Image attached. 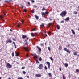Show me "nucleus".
<instances>
[{"mask_svg":"<svg viewBox=\"0 0 79 79\" xmlns=\"http://www.w3.org/2000/svg\"><path fill=\"white\" fill-rule=\"evenodd\" d=\"M67 14L66 11H63L60 14V15L62 17H64Z\"/></svg>","mask_w":79,"mask_h":79,"instance_id":"nucleus-1","label":"nucleus"},{"mask_svg":"<svg viewBox=\"0 0 79 79\" xmlns=\"http://www.w3.org/2000/svg\"><path fill=\"white\" fill-rule=\"evenodd\" d=\"M32 55L33 56L34 59L35 60H37L38 58H39V56L36 54H32Z\"/></svg>","mask_w":79,"mask_h":79,"instance_id":"nucleus-2","label":"nucleus"},{"mask_svg":"<svg viewBox=\"0 0 79 79\" xmlns=\"http://www.w3.org/2000/svg\"><path fill=\"white\" fill-rule=\"evenodd\" d=\"M64 51H66V52L68 53H69V54L70 53V51L68 49L66 48H64Z\"/></svg>","mask_w":79,"mask_h":79,"instance_id":"nucleus-3","label":"nucleus"},{"mask_svg":"<svg viewBox=\"0 0 79 79\" xmlns=\"http://www.w3.org/2000/svg\"><path fill=\"white\" fill-rule=\"evenodd\" d=\"M6 66L7 68H10L12 66L11 65H10V63H8L7 64Z\"/></svg>","mask_w":79,"mask_h":79,"instance_id":"nucleus-4","label":"nucleus"},{"mask_svg":"<svg viewBox=\"0 0 79 79\" xmlns=\"http://www.w3.org/2000/svg\"><path fill=\"white\" fill-rule=\"evenodd\" d=\"M23 49H25V51H27V52H28V51H29L28 49H27V47H25V46L24 45L23 46Z\"/></svg>","mask_w":79,"mask_h":79,"instance_id":"nucleus-5","label":"nucleus"},{"mask_svg":"<svg viewBox=\"0 0 79 79\" xmlns=\"http://www.w3.org/2000/svg\"><path fill=\"white\" fill-rule=\"evenodd\" d=\"M43 66V65H42V64H40V65H39L38 68H39V69H41L42 68Z\"/></svg>","mask_w":79,"mask_h":79,"instance_id":"nucleus-6","label":"nucleus"},{"mask_svg":"<svg viewBox=\"0 0 79 79\" xmlns=\"http://www.w3.org/2000/svg\"><path fill=\"white\" fill-rule=\"evenodd\" d=\"M46 64L47 65H48V68H50V62H47Z\"/></svg>","mask_w":79,"mask_h":79,"instance_id":"nucleus-7","label":"nucleus"},{"mask_svg":"<svg viewBox=\"0 0 79 79\" xmlns=\"http://www.w3.org/2000/svg\"><path fill=\"white\" fill-rule=\"evenodd\" d=\"M35 76H36V77H41V74H36L35 75Z\"/></svg>","mask_w":79,"mask_h":79,"instance_id":"nucleus-8","label":"nucleus"},{"mask_svg":"<svg viewBox=\"0 0 79 79\" xmlns=\"http://www.w3.org/2000/svg\"><path fill=\"white\" fill-rule=\"evenodd\" d=\"M26 37H27V36L26 35H22V38L23 39H26Z\"/></svg>","mask_w":79,"mask_h":79,"instance_id":"nucleus-9","label":"nucleus"},{"mask_svg":"<svg viewBox=\"0 0 79 79\" xmlns=\"http://www.w3.org/2000/svg\"><path fill=\"white\" fill-rule=\"evenodd\" d=\"M52 23H49L48 24H47V26H50L51 25H52Z\"/></svg>","mask_w":79,"mask_h":79,"instance_id":"nucleus-10","label":"nucleus"},{"mask_svg":"<svg viewBox=\"0 0 79 79\" xmlns=\"http://www.w3.org/2000/svg\"><path fill=\"white\" fill-rule=\"evenodd\" d=\"M65 21H69V17H67L65 19Z\"/></svg>","mask_w":79,"mask_h":79,"instance_id":"nucleus-11","label":"nucleus"},{"mask_svg":"<svg viewBox=\"0 0 79 79\" xmlns=\"http://www.w3.org/2000/svg\"><path fill=\"white\" fill-rule=\"evenodd\" d=\"M34 16L36 19H39V16H37V15H35Z\"/></svg>","mask_w":79,"mask_h":79,"instance_id":"nucleus-12","label":"nucleus"},{"mask_svg":"<svg viewBox=\"0 0 79 79\" xmlns=\"http://www.w3.org/2000/svg\"><path fill=\"white\" fill-rule=\"evenodd\" d=\"M71 31L72 32V33L73 34H75V32H74V30L72 29L71 30Z\"/></svg>","mask_w":79,"mask_h":79,"instance_id":"nucleus-13","label":"nucleus"},{"mask_svg":"<svg viewBox=\"0 0 79 79\" xmlns=\"http://www.w3.org/2000/svg\"><path fill=\"white\" fill-rule=\"evenodd\" d=\"M37 48L38 49V50H39L40 52L41 51V48H40L39 47H38V46H36Z\"/></svg>","mask_w":79,"mask_h":79,"instance_id":"nucleus-14","label":"nucleus"},{"mask_svg":"<svg viewBox=\"0 0 79 79\" xmlns=\"http://www.w3.org/2000/svg\"><path fill=\"white\" fill-rule=\"evenodd\" d=\"M13 42V44H14L15 48H16V44H15V42Z\"/></svg>","mask_w":79,"mask_h":79,"instance_id":"nucleus-15","label":"nucleus"},{"mask_svg":"<svg viewBox=\"0 0 79 79\" xmlns=\"http://www.w3.org/2000/svg\"><path fill=\"white\" fill-rule=\"evenodd\" d=\"M64 65L65 67H67V66H68V64L67 63H65L64 64Z\"/></svg>","mask_w":79,"mask_h":79,"instance_id":"nucleus-16","label":"nucleus"},{"mask_svg":"<svg viewBox=\"0 0 79 79\" xmlns=\"http://www.w3.org/2000/svg\"><path fill=\"white\" fill-rule=\"evenodd\" d=\"M48 75H49V77H52V74H51V73H48Z\"/></svg>","mask_w":79,"mask_h":79,"instance_id":"nucleus-17","label":"nucleus"},{"mask_svg":"<svg viewBox=\"0 0 79 79\" xmlns=\"http://www.w3.org/2000/svg\"><path fill=\"white\" fill-rule=\"evenodd\" d=\"M56 27L57 29H60V26L58 25H56Z\"/></svg>","mask_w":79,"mask_h":79,"instance_id":"nucleus-18","label":"nucleus"},{"mask_svg":"<svg viewBox=\"0 0 79 79\" xmlns=\"http://www.w3.org/2000/svg\"><path fill=\"white\" fill-rule=\"evenodd\" d=\"M7 43H8V42H9V43H11V42H12V41L11 40H9V41H7Z\"/></svg>","mask_w":79,"mask_h":79,"instance_id":"nucleus-19","label":"nucleus"},{"mask_svg":"<svg viewBox=\"0 0 79 79\" xmlns=\"http://www.w3.org/2000/svg\"><path fill=\"white\" fill-rule=\"evenodd\" d=\"M33 7H34V8H37V6L36 5H34L33 6Z\"/></svg>","mask_w":79,"mask_h":79,"instance_id":"nucleus-20","label":"nucleus"},{"mask_svg":"<svg viewBox=\"0 0 79 79\" xmlns=\"http://www.w3.org/2000/svg\"><path fill=\"white\" fill-rule=\"evenodd\" d=\"M59 48L60 50H61V49H62V47H61V46H60L59 47Z\"/></svg>","mask_w":79,"mask_h":79,"instance_id":"nucleus-21","label":"nucleus"},{"mask_svg":"<svg viewBox=\"0 0 79 79\" xmlns=\"http://www.w3.org/2000/svg\"><path fill=\"white\" fill-rule=\"evenodd\" d=\"M41 15L42 16H43V15H45V13L44 12H42Z\"/></svg>","mask_w":79,"mask_h":79,"instance_id":"nucleus-22","label":"nucleus"},{"mask_svg":"<svg viewBox=\"0 0 79 79\" xmlns=\"http://www.w3.org/2000/svg\"><path fill=\"white\" fill-rule=\"evenodd\" d=\"M18 55H19V53L17 52L16 55V56H18Z\"/></svg>","mask_w":79,"mask_h":79,"instance_id":"nucleus-23","label":"nucleus"},{"mask_svg":"<svg viewBox=\"0 0 79 79\" xmlns=\"http://www.w3.org/2000/svg\"><path fill=\"white\" fill-rule=\"evenodd\" d=\"M39 60L40 61H42V57H40L39 59Z\"/></svg>","mask_w":79,"mask_h":79,"instance_id":"nucleus-24","label":"nucleus"},{"mask_svg":"<svg viewBox=\"0 0 79 79\" xmlns=\"http://www.w3.org/2000/svg\"><path fill=\"white\" fill-rule=\"evenodd\" d=\"M41 27H44V24L43 23H42L41 25H40Z\"/></svg>","mask_w":79,"mask_h":79,"instance_id":"nucleus-25","label":"nucleus"},{"mask_svg":"<svg viewBox=\"0 0 79 79\" xmlns=\"http://www.w3.org/2000/svg\"><path fill=\"white\" fill-rule=\"evenodd\" d=\"M50 59V60H51V61H53V58H52V57H50L49 58Z\"/></svg>","mask_w":79,"mask_h":79,"instance_id":"nucleus-26","label":"nucleus"},{"mask_svg":"<svg viewBox=\"0 0 79 79\" xmlns=\"http://www.w3.org/2000/svg\"><path fill=\"white\" fill-rule=\"evenodd\" d=\"M62 77L63 78V79H66V78H65V77H64V75H63Z\"/></svg>","mask_w":79,"mask_h":79,"instance_id":"nucleus-27","label":"nucleus"},{"mask_svg":"<svg viewBox=\"0 0 79 79\" xmlns=\"http://www.w3.org/2000/svg\"><path fill=\"white\" fill-rule=\"evenodd\" d=\"M37 31V30L35 29H33L32 30V31Z\"/></svg>","mask_w":79,"mask_h":79,"instance_id":"nucleus-28","label":"nucleus"},{"mask_svg":"<svg viewBox=\"0 0 79 79\" xmlns=\"http://www.w3.org/2000/svg\"><path fill=\"white\" fill-rule=\"evenodd\" d=\"M4 2L5 3H9V1H8L6 0L4 1Z\"/></svg>","mask_w":79,"mask_h":79,"instance_id":"nucleus-29","label":"nucleus"},{"mask_svg":"<svg viewBox=\"0 0 79 79\" xmlns=\"http://www.w3.org/2000/svg\"><path fill=\"white\" fill-rule=\"evenodd\" d=\"M77 13V11H74L73 12V14H74L75 15H76Z\"/></svg>","mask_w":79,"mask_h":79,"instance_id":"nucleus-30","label":"nucleus"},{"mask_svg":"<svg viewBox=\"0 0 79 79\" xmlns=\"http://www.w3.org/2000/svg\"><path fill=\"white\" fill-rule=\"evenodd\" d=\"M27 3H28V5H29L28 6H30V5H31L30 4V2H27Z\"/></svg>","mask_w":79,"mask_h":79,"instance_id":"nucleus-31","label":"nucleus"},{"mask_svg":"<svg viewBox=\"0 0 79 79\" xmlns=\"http://www.w3.org/2000/svg\"><path fill=\"white\" fill-rule=\"evenodd\" d=\"M73 55H77V53L76 52H74L73 53Z\"/></svg>","mask_w":79,"mask_h":79,"instance_id":"nucleus-32","label":"nucleus"},{"mask_svg":"<svg viewBox=\"0 0 79 79\" xmlns=\"http://www.w3.org/2000/svg\"><path fill=\"white\" fill-rule=\"evenodd\" d=\"M42 11H44V10H45V8H44V7H43V8L42 9Z\"/></svg>","mask_w":79,"mask_h":79,"instance_id":"nucleus-33","label":"nucleus"},{"mask_svg":"<svg viewBox=\"0 0 79 79\" xmlns=\"http://www.w3.org/2000/svg\"><path fill=\"white\" fill-rule=\"evenodd\" d=\"M45 15H47V14H48V12L46 11V12H45Z\"/></svg>","mask_w":79,"mask_h":79,"instance_id":"nucleus-34","label":"nucleus"},{"mask_svg":"<svg viewBox=\"0 0 79 79\" xmlns=\"http://www.w3.org/2000/svg\"><path fill=\"white\" fill-rule=\"evenodd\" d=\"M48 34L49 35V36H50V35H51V33L49 31L48 33Z\"/></svg>","mask_w":79,"mask_h":79,"instance_id":"nucleus-35","label":"nucleus"},{"mask_svg":"<svg viewBox=\"0 0 79 79\" xmlns=\"http://www.w3.org/2000/svg\"><path fill=\"white\" fill-rule=\"evenodd\" d=\"M24 74H26V72L24 71H23L22 72Z\"/></svg>","mask_w":79,"mask_h":79,"instance_id":"nucleus-36","label":"nucleus"},{"mask_svg":"<svg viewBox=\"0 0 79 79\" xmlns=\"http://www.w3.org/2000/svg\"><path fill=\"white\" fill-rule=\"evenodd\" d=\"M20 26V25L19 24V23H18L17 27H19Z\"/></svg>","mask_w":79,"mask_h":79,"instance_id":"nucleus-37","label":"nucleus"},{"mask_svg":"<svg viewBox=\"0 0 79 79\" xmlns=\"http://www.w3.org/2000/svg\"><path fill=\"white\" fill-rule=\"evenodd\" d=\"M36 60V63H39V61L37 60V59Z\"/></svg>","mask_w":79,"mask_h":79,"instance_id":"nucleus-38","label":"nucleus"},{"mask_svg":"<svg viewBox=\"0 0 79 79\" xmlns=\"http://www.w3.org/2000/svg\"><path fill=\"white\" fill-rule=\"evenodd\" d=\"M31 36H32V37H34V33H31Z\"/></svg>","mask_w":79,"mask_h":79,"instance_id":"nucleus-39","label":"nucleus"},{"mask_svg":"<svg viewBox=\"0 0 79 79\" xmlns=\"http://www.w3.org/2000/svg\"><path fill=\"white\" fill-rule=\"evenodd\" d=\"M31 12L32 13H34V10H32L31 11Z\"/></svg>","mask_w":79,"mask_h":79,"instance_id":"nucleus-40","label":"nucleus"},{"mask_svg":"<svg viewBox=\"0 0 79 79\" xmlns=\"http://www.w3.org/2000/svg\"><path fill=\"white\" fill-rule=\"evenodd\" d=\"M0 18H1L2 19H3V17L2 15H0Z\"/></svg>","mask_w":79,"mask_h":79,"instance_id":"nucleus-41","label":"nucleus"},{"mask_svg":"<svg viewBox=\"0 0 79 79\" xmlns=\"http://www.w3.org/2000/svg\"><path fill=\"white\" fill-rule=\"evenodd\" d=\"M12 56H14V52H12Z\"/></svg>","mask_w":79,"mask_h":79,"instance_id":"nucleus-42","label":"nucleus"},{"mask_svg":"<svg viewBox=\"0 0 79 79\" xmlns=\"http://www.w3.org/2000/svg\"><path fill=\"white\" fill-rule=\"evenodd\" d=\"M41 45L42 47L44 46V44H43V43L41 44Z\"/></svg>","mask_w":79,"mask_h":79,"instance_id":"nucleus-43","label":"nucleus"},{"mask_svg":"<svg viewBox=\"0 0 79 79\" xmlns=\"http://www.w3.org/2000/svg\"><path fill=\"white\" fill-rule=\"evenodd\" d=\"M24 68H25V67H22V69H24Z\"/></svg>","mask_w":79,"mask_h":79,"instance_id":"nucleus-44","label":"nucleus"},{"mask_svg":"<svg viewBox=\"0 0 79 79\" xmlns=\"http://www.w3.org/2000/svg\"><path fill=\"white\" fill-rule=\"evenodd\" d=\"M24 12H27V10H26V9H24Z\"/></svg>","mask_w":79,"mask_h":79,"instance_id":"nucleus-45","label":"nucleus"},{"mask_svg":"<svg viewBox=\"0 0 79 79\" xmlns=\"http://www.w3.org/2000/svg\"><path fill=\"white\" fill-rule=\"evenodd\" d=\"M60 23H64V21L62 20V21H61L60 22Z\"/></svg>","mask_w":79,"mask_h":79,"instance_id":"nucleus-46","label":"nucleus"},{"mask_svg":"<svg viewBox=\"0 0 79 79\" xmlns=\"http://www.w3.org/2000/svg\"><path fill=\"white\" fill-rule=\"evenodd\" d=\"M12 40H14V41H16V40L15 38L12 39Z\"/></svg>","mask_w":79,"mask_h":79,"instance_id":"nucleus-47","label":"nucleus"},{"mask_svg":"<svg viewBox=\"0 0 79 79\" xmlns=\"http://www.w3.org/2000/svg\"><path fill=\"white\" fill-rule=\"evenodd\" d=\"M18 79H23V78L20 77L18 78Z\"/></svg>","mask_w":79,"mask_h":79,"instance_id":"nucleus-48","label":"nucleus"},{"mask_svg":"<svg viewBox=\"0 0 79 79\" xmlns=\"http://www.w3.org/2000/svg\"><path fill=\"white\" fill-rule=\"evenodd\" d=\"M32 3H34V1L33 0H31Z\"/></svg>","mask_w":79,"mask_h":79,"instance_id":"nucleus-49","label":"nucleus"},{"mask_svg":"<svg viewBox=\"0 0 79 79\" xmlns=\"http://www.w3.org/2000/svg\"><path fill=\"white\" fill-rule=\"evenodd\" d=\"M48 50H50V47H48Z\"/></svg>","mask_w":79,"mask_h":79,"instance_id":"nucleus-50","label":"nucleus"},{"mask_svg":"<svg viewBox=\"0 0 79 79\" xmlns=\"http://www.w3.org/2000/svg\"><path fill=\"white\" fill-rule=\"evenodd\" d=\"M76 71L77 72H79V69H76Z\"/></svg>","mask_w":79,"mask_h":79,"instance_id":"nucleus-51","label":"nucleus"},{"mask_svg":"<svg viewBox=\"0 0 79 79\" xmlns=\"http://www.w3.org/2000/svg\"><path fill=\"white\" fill-rule=\"evenodd\" d=\"M25 45H28V44L26 42Z\"/></svg>","mask_w":79,"mask_h":79,"instance_id":"nucleus-52","label":"nucleus"},{"mask_svg":"<svg viewBox=\"0 0 79 79\" xmlns=\"http://www.w3.org/2000/svg\"><path fill=\"white\" fill-rule=\"evenodd\" d=\"M21 22L22 23V24H23V23H24V20H22Z\"/></svg>","mask_w":79,"mask_h":79,"instance_id":"nucleus-53","label":"nucleus"},{"mask_svg":"<svg viewBox=\"0 0 79 79\" xmlns=\"http://www.w3.org/2000/svg\"><path fill=\"white\" fill-rule=\"evenodd\" d=\"M26 56L27 58H28L29 57V56L28 55V54H27L26 55Z\"/></svg>","mask_w":79,"mask_h":79,"instance_id":"nucleus-54","label":"nucleus"},{"mask_svg":"<svg viewBox=\"0 0 79 79\" xmlns=\"http://www.w3.org/2000/svg\"><path fill=\"white\" fill-rule=\"evenodd\" d=\"M44 68H45V69H47V67H46V66H45Z\"/></svg>","mask_w":79,"mask_h":79,"instance_id":"nucleus-55","label":"nucleus"},{"mask_svg":"<svg viewBox=\"0 0 79 79\" xmlns=\"http://www.w3.org/2000/svg\"><path fill=\"white\" fill-rule=\"evenodd\" d=\"M3 13L4 15L5 16V15H6V14H5V12H3Z\"/></svg>","mask_w":79,"mask_h":79,"instance_id":"nucleus-56","label":"nucleus"},{"mask_svg":"<svg viewBox=\"0 0 79 79\" xmlns=\"http://www.w3.org/2000/svg\"><path fill=\"white\" fill-rule=\"evenodd\" d=\"M42 36L43 37H44V36H45V35H44V34H43L42 35Z\"/></svg>","mask_w":79,"mask_h":79,"instance_id":"nucleus-57","label":"nucleus"},{"mask_svg":"<svg viewBox=\"0 0 79 79\" xmlns=\"http://www.w3.org/2000/svg\"><path fill=\"white\" fill-rule=\"evenodd\" d=\"M35 35H38V34L37 33H35Z\"/></svg>","mask_w":79,"mask_h":79,"instance_id":"nucleus-58","label":"nucleus"},{"mask_svg":"<svg viewBox=\"0 0 79 79\" xmlns=\"http://www.w3.org/2000/svg\"><path fill=\"white\" fill-rule=\"evenodd\" d=\"M49 19L50 21H52V19H51V18H49Z\"/></svg>","mask_w":79,"mask_h":79,"instance_id":"nucleus-59","label":"nucleus"},{"mask_svg":"<svg viewBox=\"0 0 79 79\" xmlns=\"http://www.w3.org/2000/svg\"><path fill=\"white\" fill-rule=\"evenodd\" d=\"M42 16L43 17V18H45V17L44 15H42Z\"/></svg>","mask_w":79,"mask_h":79,"instance_id":"nucleus-60","label":"nucleus"},{"mask_svg":"<svg viewBox=\"0 0 79 79\" xmlns=\"http://www.w3.org/2000/svg\"><path fill=\"white\" fill-rule=\"evenodd\" d=\"M67 46L68 47H69V45H67Z\"/></svg>","mask_w":79,"mask_h":79,"instance_id":"nucleus-61","label":"nucleus"},{"mask_svg":"<svg viewBox=\"0 0 79 79\" xmlns=\"http://www.w3.org/2000/svg\"><path fill=\"white\" fill-rule=\"evenodd\" d=\"M27 78H29V76H27Z\"/></svg>","mask_w":79,"mask_h":79,"instance_id":"nucleus-62","label":"nucleus"},{"mask_svg":"<svg viewBox=\"0 0 79 79\" xmlns=\"http://www.w3.org/2000/svg\"><path fill=\"white\" fill-rule=\"evenodd\" d=\"M25 41L26 42H27V40H25Z\"/></svg>","mask_w":79,"mask_h":79,"instance_id":"nucleus-63","label":"nucleus"},{"mask_svg":"<svg viewBox=\"0 0 79 79\" xmlns=\"http://www.w3.org/2000/svg\"><path fill=\"white\" fill-rule=\"evenodd\" d=\"M8 79H11V78L10 77H9Z\"/></svg>","mask_w":79,"mask_h":79,"instance_id":"nucleus-64","label":"nucleus"}]
</instances>
